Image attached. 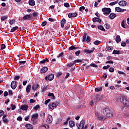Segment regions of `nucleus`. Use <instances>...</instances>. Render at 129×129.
I'll use <instances>...</instances> for the list:
<instances>
[{"instance_id":"3","label":"nucleus","mask_w":129,"mask_h":129,"mask_svg":"<svg viewBox=\"0 0 129 129\" xmlns=\"http://www.w3.org/2000/svg\"><path fill=\"white\" fill-rule=\"evenodd\" d=\"M95 116L98 118L99 120H105L106 119V117L105 116H103L101 114L98 113H95Z\"/></svg>"},{"instance_id":"19","label":"nucleus","mask_w":129,"mask_h":129,"mask_svg":"<svg viewBox=\"0 0 129 129\" xmlns=\"http://www.w3.org/2000/svg\"><path fill=\"white\" fill-rule=\"evenodd\" d=\"M48 71V69L47 67H43L41 70V73H45Z\"/></svg>"},{"instance_id":"39","label":"nucleus","mask_w":129,"mask_h":129,"mask_svg":"<svg viewBox=\"0 0 129 129\" xmlns=\"http://www.w3.org/2000/svg\"><path fill=\"white\" fill-rule=\"evenodd\" d=\"M109 67H110V66L108 64L107 66H104L103 69H104V70H106V69H108Z\"/></svg>"},{"instance_id":"17","label":"nucleus","mask_w":129,"mask_h":129,"mask_svg":"<svg viewBox=\"0 0 129 129\" xmlns=\"http://www.w3.org/2000/svg\"><path fill=\"white\" fill-rule=\"evenodd\" d=\"M28 3L29 6H34L36 5V3H35V1L34 0H29Z\"/></svg>"},{"instance_id":"27","label":"nucleus","mask_w":129,"mask_h":129,"mask_svg":"<svg viewBox=\"0 0 129 129\" xmlns=\"http://www.w3.org/2000/svg\"><path fill=\"white\" fill-rule=\"evenodd\" d=\"M18 29H19V27H18V26H15V27L12 28L11 30V33H14V32H15V31H17V30H18Z\"/></svg>"},{"instance_id":"52","label":"nucleus","mask_w":129,"mask_h":129,"mask_svg":"<svg viewBox=\"0 0 129 129\" xmlns=\"http://www.w3.org/2000/svg\"><path fill=\"white\" fill-rule=\"evenodd\" d=\"M109 72H114V69L113 68H110L109 70Z\"/></svg>"},{"instance_id":"63","label":"nucleus","mask_w":129,"mask_h":129,"mask_svg":"<svg viewBox=\"0 0 129 129\" xmlns=\"http://www.w3.org/2000/svg\"><path fill=\"white\" fill-rule=\"evenodd\" d=\"M118 74H122V75H124V74H125V73H123V72H121V71H118Z\"/></svg>"},{"instance_id":"50","label":"nucleus","mask_w":129,"mask_h":129,"mask_svg":"<svg viewBox=\"0 0 129 129\" xmlns=\"http://www.w3.org/2000/svg\"><path fill=\"white\" fill-rule=\"evenodd\" d=\"M50 101H51V99H50L46 100L44 102V104L47 105Z\"/></svg>"},{"instance_id":"59","label":"nucleus","mask_w":129,"mask_h":129,"mask_svg":"<svg viewBox=\"0 0 129 129\" xmlns=\"http://www.w3.org/2000/svg\"><path fill=\"white\" fill-rule=\"evenodd\" d=\"M4 95L5 97H6V96H8V95H9V93H8V92L6 91L4 92Z\"/></svg>"},{"instance_id":"47","label":"nucleus","mask_w":129,"mask_h":129,"mask_svg":"<svg viewBox=\"0 0 129 129\" xmlns=\"http://www.w3.org/2000/svg\"><path fill=\"white\" fill-rule=\"evenodd\" d=\"M1 49L2 50H5V49H6V45H5V44H2L1 45Z\"/></svg>"},{"instance_id":"60","label":"nucleus","mask_w":129,"mask_h":129,"mask_svg":"<svg viewBox=\"0 0 129 129\" xmlns=\"http://www.w3.org/2000/svg\"><path fill=\"white\" fill-rule=\"evenodd\" d=\"M95 16H96V17H97V18H100V15L99 14V13H98V12H96L95 14Z\"/></svg>"},{"instance_id":"4","label":"nucleus","mask_w":129,"mask_h":129,"mask_svg":"<svg viewBox=\"0 0 129 129\" xmlns=\"http://www.w3.org/2000/svg\"><path fill=\"white\" fill-rule=\"evenodd\" d=\"M104 15H109L111 13V9L110 8H104L102 10Z\"/></svg>"},{"instance_id":"32","label":"nucleus","mask_w":129,"mask_h":129,"mask_svg":"<svg viewBox=\"0 0 129 129\" xmlns=\"http://www.w3.org/2000/svg\"><path fill=\"white\" fill-rule=\"evenodd\" d=\"M102 90V87H100L99 88H96L95 89V92H99V91H101Z\"/></svg>"},{"instance_id":"44","label":"nucleus","mask_w":129,"mask_h":129,"mask_svg":"<svg viewBox=\"0 0 129 129\" xmlns=\"http://www.w3.org/2000/svg\"><path fill=\"white\" fill-rule=\"evenodd\" d=\"M48 96H51V97H53V98H55V96L54 95V94H53V93H49Z\"/></svg>"},{"instance_id":"1","label":"nucleus","mask_w":129,"mask_h":129,"mask_svg":"<svg viewBox=\"0 0 129 129\" xmlns=\"http://www.w3.org/2000/svg\"><path fill=\"white\" fill-rule=\"evenodd\" d=\"M103 113L106 118H111L113 116L112 110L106 108L103 110Z\"/></svg>"},{"instance_id":"61","label":"nucleus","mask_w":129,"mask_h":129,"mask_svg":"<svg viewBox=\"0 0 129 129\" xmlns=\"http://www.w3.org/2000/svg\"><path fill=\"white\" fill-rule=\"evenodd\" d=\"M15 23V20H10V25H13Z\"/></svg>"},{"instance_id":"35","label":"nucleus","mask_w":129,"mask_h":129,"mask_svg":"<svg viewBox=\"0 0 129 129\" xmlns=\"http://www.w3.org/2000/svg\"><path fill=\"white\" fill-rule=\"evenodd\" d=\"M118 1H116L114 2H111L109 4V6H114V5H116V4H118Z\"/></svg>"},{"instance_id":"26","label":"nucleus","mask_w":129,"mask_h":129,"mask_svg":"<svg viewBox=\"0 0 129 129\" xmlns=\"http://www.w3.org/2000/svg\"><path fill=\"white\" fill-rule=\"evenodd\" d=\"M46 62H49V59H48L47 58L40 61V63H41V64H45Z\"/></svg>"},{"instance_id":"14","label":"nucleus","mask_w":129,"mask_h":129,"mask_svg":"<svg viewBox=\"0 0 129 129\" xmlns=\"http://www.w3.org/2000/svg\"><path fill=\"white\" fill-rule=\"evenodd\" d=\"M101 99H102V97H101V96L97 95L96 97V98L95 99V101H96V102H98V101H100Z\"/></svg>"},{"instance_id":"7","label":"nucleus","mask_w":129,"mask_h":129,"mask_svg":"<svg viewBox=\"0 0 129 129\" xmlns=\"http://www.w3.org/2000/svg\"><path fill=\"white\" fill-rule=\"evenodd\" d=\"M11 87L12 89H16L17 88V82L16 81H13L11 82Z\"/></svg>"},{"instance_id":"43","label":"nucleus","mask_w":129,"mask_h":129,"mask_svg":"<svg viewBox=\"0 0 129 129\" xmlns=\"http://www.w3.org/2000/svg\"><path fill=\"white\" fill-rule=\"evenodd\" d=\"M80 53H81V51L80 50H78L75 53V54L76 56H79V54H80Z\"/></svg>"},{"instance_id":"33","label":"nucleus","mask_w":129,"mask_h":129,"mask_svg":"<svg viewBox=\"0 0 129 129\" xmlns=\"http://www.w3.org/2000/svg\"><path fill=\"white\" fill-rule=\"evenodd\" d=\"M98 28L99 29V30H101V31H103V32L105 31V29H104L103 26H102V25H99L98 26Z\"/></svg>"},{"instance_id":"5","label":"nucleus","mask_w":129,"mask_h":129,"mask_svg":"<svg viewBox=\"0 0 129 129\" xmlns=\"http://www.w3.org/2000/svg\"><path fill=\"white\" fill-rule=\"evenodd\" d=\"M87 37V38H86ZM91 39H90V37L89 36H87V34L84 33V35L83 36V42H85V41H87V42H90Z\"/></svg>"},{"instance_id":"58","label":"nucleus","mask_w":129,"mask_h":129,"mask_svg":"<svg viewBox=\"0 0 129 129\" xmlns=\"http://www.w3.org/2000/svg\"><path fill=\"white\" fill-rule=\"evenodd\" d=\"M3 115H4V111L0 110V117L3 116Z\"/></svg>"},{"instance_id":"49","label":"nucleus","mask_w":129,"mask_h":129,"mask_svg":"<svg viewBox=\"0 0 129 129\" xmlns=\"http://www.w3.org/2000/svg\"><path fill=\"white\" fill-rule=\"evenodd\" d=\"M104 27H105V29H109L110 28V25H108V24H105L104 25Z\"/></svg>"},{"instance_id":"40","label":"nucleus","mask_w":129,"mask_h":129,"mask_svg":"<svg viewBox=\"0 0 129 129\" xmlns=\"http://www.w3.org/2000/svg\"><path fill=\"white\" fill-rule=\"evenodd\" d=\"M101 43L99 40H96L94 42V44L97 46V45H99Z\"/></svg>"},{"instance_id":"45","label":"nucleus","mask_w":129,"mask_h":129,"mask_svg":"<svg viewBox=\"0 0 129 129\" xmlns=\"http://www.w3.org/2000/svg\"><path fill=\"white\" fill-rule=\"evenodd\" d=\"M20 76H15L14 77V80H19L20 79Z\"/></svg>"},{"instance_id":"22","label":"nucleus","mask_w":129,"mask_h":129,"mask_svg":"<svg viewBox=\"0 0 129 129\" xmlns=\"http://www.w3.org/2000/svg\"><path fill=\"white\" fill-rule=\"evenodd\" d=\"M39 85H38V84H33V85H32V90H36V89H37V88H39Z\"/></svg>"},{"instance_id":"6","label":"nucleus","mask_w":129,"mask_h":129,"mask_svg":"<svg viewBox=\"0 0 129 129\" xmlns=\"http://www.w3.org/2000/svg\"><path fill=\"white\" fill-rule=\"evenodd\" d=\"M57 105H59L58 102L53 103L51 105H48V107L50 110H53L54 108H56L57 107Z\"/></svg>"},{"instance_id":"18","label":"nucleus","mask_w":129,"mask_h":129,"mask_svg":"<svg viewBox=\"0 0 129 129\" xmlns=\"http://www.w3.org/2000/svg\"><path fill=\"white\" fill-rule=\"evenodd\" d=\"M115 17H116V15L114 13H111L109 16V18H110L111 20H113Z\"/></svg>"},{"instance_id":"23","label":"nucleus","mask_w":129,"mask_h":129,"mask_svg":"<svg viewBox=\"0 0 129 129\" xmlns=\"http://www.w3.org/2000/svg\"><path fill=\"white\" fill-rule=\"evenodd\" d=\"M39 117V115L37 113L33 114L32 116V119H37Z\"/></svg>"},{"instance_id":"28","label":"nucleus","mask_w":129,"mask_h":129,"mask_svg":"<svg viewBox=\"0 0 129 129\" xmlns=\"http://www.w3.org/2000/svg\"><path fill=\"white\" fill-rule=\"evenodd\" d=\"M6 117H7V115H4L3 117V119L4 122H6V123H8V122H9V120L6 118Z\"/></svg>"},{"instance_id":"15","label":"nucleus","mask_w":129,"mask_h":129,"mask_svg":"<svg viewBox=\"0 0 129 129\" xmlns=\"http://www.w3.org/2000/svg\"><path fill=\"white\" fill-rule=\"evenodd\" d=\"M92 21L94 23H95V22H97L98 23H101V20L97 17H94V18H93Z\"/></svg>"},{"instance_id":"9","label":"nucleus","mask_w":129,"mask_h":129,"mask_svg":"<svg viewBox=\"0 0 129 129\" xmlns=\"http://www.w3.org/2000/svg\"><path fill=\"white\" fill-rule=\"evenodd\" d=\"M84 124H85V122L84 120H82L80 122V124L78 127V129H83L84 128Z\"/></svg>"},{"instance_id":"37","label":"nucleus","mask_w":129,"mask_h":129,"mask_svg":"<svg viewBox=\"0 0 129 129\" xmlns=\"http://www.w3.org/2000/svg\"><path fill=\"white\" fill-rule=\"evenodd\" d=\"M19 63L20 65H25L26 64V61H19Z\"/></svg>"},{"instance_id":"51","label":"nucleus","mask_w":129,"mask_h":129,"mask_svg":"<svg viewBox=\"0 0 129 129\" xmlns=\"http://www.w3.org/2000/svg\"><path fill=\"white\" fill-rule=\"evenodd\" d=\"M63 55H64V52H61L59 54L57 58H59V57H63Z\"/></svg>"},{"instance_id":"16","label":"nucleus","mask_w":129,"mask_h":129,"mask_svg":"<svg viewBox=\"0 0 129 129\" xmlns=\"http://www.w3.org/2000/svg\"><path fill=\"white\" fill-rule=\"evenodd\" d=\"M28 105H22L21 107V109H22V110H28Z\"/></svg>"},{"instance_id":"31","label":"nucleus","mask_w":129,"mask_h":129,"mask_svg":"<svg viewBox=\"0 0 129 129\" xmlns=\"http://www.w3.org/2000/svg\"><path fill=\"white\" fill-rule=\"evenodd\" d=\"M30 18H31V15H26L23 17V20H28V19H30Z\"/></svg>"},{"instance_id":"53","label":"nucleus","mask_w":129,"mask_h":129,"mask_svg":"<svg viewBox=\"0 0 129 129\" xmlns=\"http://www.w3.org/2000/svg\"><path fill=\"white\" fill-rule=\"evenodd\" d=\"M46 25H47V22L46 21H44L43 22H42V23L41 24V26L42 27H45V26H46Z\"/></svg>"},{"instance_id":"10","label":"nucleus","mask_w":129,"mask_h":129,"mask_svg":"<svg viewBox=\"0 0 129 129\" xmlns=\"http://www.w3.org/2000/svg\"><path fill=\"white\" fill-rule=\"evenodd\" d=\"M52 121H53V117L52 115H49L47 117V122H48V123H51Z\"/></svg>"},{"instance_id":"30","label":"nucleus","mask_w":129,"mask_h":129,"mask_svg":"<svg viewBox=\"0 0 129 129\" xmlns=\"http://www.w3.org/2000/svg\"><path fill=\"white\" fill-rule=\"evenodd\" d=\"M82 60L81 59H76L74 61V64H78L79 63H81Z\"/></svg>"},{"instance_id":"38","label":"nucleus","mask_w":129,"mask_h":129,"mask_svg":"<svg viewBox=\"0 0 129 129\" xmlns=\"http://www.w3.org/2000/svg\"><path fill=\"white\" fill-rule=\"evenodd\" d=\"M112 54H116L118 55V54H119V51L114 50L112 52Z\"/></svg>"},{"instance_id":"21","label":"nucleus","mask_w":129,"mask_h":129,"mask_svg":"<svg viewBox=\"0 0 129 129\" xmlns=\"http://www.w3.org/2000/svg\"><path fill=\"white\" fill-rule=\"evenodd\" d=\"M66 23V20L65 19H63L62 20V21L60 22L61 24V27L64 28V25Z\"/></svg>"},{"instance_id":"55","label":"nucleus","mask_w":129,"mask_h":129,"mask_svg":"<svg viewBox=\"0 0 129 129\" xmlns=\"http://www.w3.org/2000/svg\"><path fill=\"white\" fill-rule=\"evenodd\" d=\"M84 10H85V7L84 6H82L80 8V10L81 12H82V11H84Z\"/></svg>"},{"instance_id":"42","label":"nucleus","mask_w":129,"mask_h":129,"mask_svg":"<svg viewBox=\"0 0 129 129\" xmlns=\"http://www.w3.org/2000/svg\"><path fill=\"white\" fill-rule=\"evenodd\" d=\"M64 7L66 8H69L70 7V5L68 3H66L63 4Z\"/></svg>"},{"instance_id":"20","label":"nucleus","mask_w":129,"mask_h":129,"mask_svg":"<svg viewBox=\"0 0 129 129\" xmlns=\"http://www.w3.org/2000/svg\"><path fill=\"white\" fill-rule=\"evenodd\" d=\"M31 88H32L31 85H28L26 89V92H27V93H29L30 91H31Z\"/></svg>"},{"instance_id":"64","label":"nucleus","mask_w":129,"mask_h":129,"mask_svg":"<svg viewBox=\"0 0 129 129\" xmlns=\"http://www.w3.org/2000/svg\"><path fill=\"white\" fill-rule=\"evenodd\" d=\"M33 17H37V16H38V13H36V12H34L33 13Z\"/></svg>"},{"instance_id":"8","label":"nucleus","mask_w":129,"mask_h":129,"mask_svg":"<svg viewBox=\"0 0 129 129\" xmlns=\"http://www.w3.org/2000/svg\"><path fill=\"white\" fill-rule=\"evenodd\" d=\"M45 79L46 80H49V81H52V80H53V79H54V74H51L50 75H49L48 76V77H46Z\"/></svg>"},{"instance_id":"46","label":"nucleus","mask_w":129,"mask_h":129,"mask_svg":"<svg viewBox=\"0 0 129 129\" xmlns=\"http://www.w3.org/2000/svg\"><path fill=\"white\" fill-rule=\"evenodd\" d=\"M121 26L122 28H125V25H124V20H123L121 23Z\"/></svg>"},{"instance_id":"11","label":"nucleus","mask_w":129,"mask_h":129,"mask_svg":"<svg viewBox=\"0 0 129 129\" xmlns=\"http://www.w3.org/2000/svg\"><path fill=\"white\" fill-rule=\"evenodd\" d=\"M68 17L69 18H70V19H71V18H76V17H77V13H69L68 14Z\"/></svg>"},{"instance_id":"2","label":"nucleus","mask_w":129,"mask_h":129,"mask_svg":"<svg viewBox=\"0 0 129 129\" xmlns=\"http://www.w3.org/2000/svg\"><path fill=\"white\" fill-rule=\"evenodd\" d=\"M120 101L125 106H129V101L126 99L125 97H121L120 98Z\"/></svg>"},{"instance_id":"24","label":"nucleus","mask_w":129,"mask_h":129,"mask_svg":"<svg viewBox=\"0 0 129 129\" xmlns=\"http://www.w3.org/2000/svg\"><path fill=\"white\" fill-rule=\"evenodd\" d=\"M115 41L116 43H119L120 41H121V39H120V36L119 35H117L116 37Z\"/></svg>"},{"instance_id":"13","label":"nucleus","mask_w":129,"mask_h":129,"mask_svg":"<svg viewBox=\"0 0 129 129\" xmlns=\"http://www.w3.org/2000/svg\"><path fill=\"white\" fill-rule=\"evenodd\" d=\"M94 50H95V48L94 47H93L91 50L86 49L85 50V53H87V54H90V53L94 52Z\"/></svg>"},{"instance_id":"57","label":"nucleus","mask_w":129,"mask_h":129,"mask_svg":"<svg viewBox=\"0 0 129 129\" xmlns=\"http://www.w3.org/2000/svg\"><path fill=\"white\" fill-rule=\"evenodd\" d=\"M61 75H62V73L59 72L56 74L57 77H60V76H61Z\"/></svg>"},{"instance_id":"34","label":"nucleus","mask_w":129,"mask_h":129,"mask_svg":"<svg viewBox=\"0 0 129 129\" xmlns=\"http://www.w3.org/2000/svg\"><path fill=\"white\" fill-rule=\"evenodd\" d=\"M70 126H74L75 125V122L73 121H70L69 122Z\"/></svg>"},{"instance_id":"48","label":"nucleus","mask_w":129,"mask_h":129,"mask_svg":"<svg viewBox=\"0 0 129 129\" xmlns=\"http://www.w3.org/2000/svg\"><path fill=\"white\" fill-rule=\"evenodd\" d=\"M11 108H12V110L16 109V105L12 104H11Z\"/></svg>"},{"instance_id":"29","label":"nucleus","mask_w":129,"mask_h":129,"mask_svg":"<svg viewBox=\"0 0 129 129\" xmlns=\"http://www.w3.org/2000/svg\"><path fill=\"white\" fill-rule=\"evenodd\" d=\"M25 126L28 129H34L33 126L30 124H26Z\"/></svg>"},{"instance_id":"56","label":"nucleus","mask_w":129,"mask_h":129,"mask_svg":"<svg viewBox=\"0 0 129 129\" xmlns=\"http://www.w3.org/2000/svg\"><path fill=\"white\" fill-rule=\"evenodd\" d=\"M106 64H113V61H107Z\"/></svg>"},{"instance_id":"36","label":"nucleus","mask_w":129,"mask_h":129,"mask_svg":"<svg viewBox=\"0 0 129 129\" xmlns=\"http://www.w3.org/2000/svg\"><path fill=\"white\" fill-rule=\"evenodd\" d=\"M76 49H78V47H76L74 46H71L69 47V50H76Z\"/></svg>"},{"instance_id":"41","label":"nucleus","mask_w":129,"mask_h":129,"mask_svg":"<svg viewBox=\"0 0 129 129\" xmlns=\"http://www.w3.org/2000/svg\"><path fill=\"white\" fill-rule=\"evenodd\" d=\"M38 108H40V106L39 105H37L33 107V109L35 110H37Z\"/></svg>"},{"instance_id":"25","label":"nucleus","mask_w":129,"mask_h":129,"mask_svg":"<svg viewBox=\"0 0 129 129\" xmlns=\"http://www.w3.org/2000/svg\"><path fill=\"white\" fill-rule=\"evenodd\" d=\"M115 10L118 13H121V12H123V9H122L121 8H120L119 7H116L115 8Z\"/></svg>"},{"instance_id":"12","label":"nucleus","mask_w":129,"mask_h":129,"mask_svg":"<svg viewBox=\"0 0 129 129\" xmlns=\"http://www.w3.org/2000/svg\"><path fill=\"white\" fill-rule=\"evenodd\" d=\"M118 5L119 6H121V7H125V6L127 5V3H126V1H121L118 3Z\"/></svg>"},{"instance_id":"62","label":"nucleus","mask_w":129,"mask_h":129,"mask_svg":"<svg viewBox=\"0 0 129 129\" xmlns=\"http://www.w3.org/2000/svg\"><path fill=\"white\" fill-rule=\"evenodd\" d=\"M90 66H92V67H95V68L97 67V65H96V64H94V63L91 64Z\"/></svg>"},{"instance_id":"54","label":"nucleus","mask_w":129,"mask_h":129,"mask_svg":"<svg viewBox=\"0 0 129 129\" xmlns=\"http://www.w3.org/2000/svg\"><path fill=\"white\" fill-rule=\"evenodd\" d=\"M7 19H8V17L3 16L2 17L1 20H2V21H5V20H7Z\"/></svg>"}]
</instances>
